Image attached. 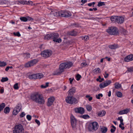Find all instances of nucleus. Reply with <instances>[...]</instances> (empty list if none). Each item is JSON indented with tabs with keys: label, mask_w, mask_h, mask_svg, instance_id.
I'll use <instances>...</instances> for the list:
<instances>
[{
	"label": "nucleus",
	"mask_w": 133,
	"mask_h": 133,
	"mask_svg": "<svg viewBox=\"0 0 133 133\" xmlns=\"http://www.w3.org/2000/svg\"><path fill=\"white\" fill-rule=\"evenodd\" d=\"M30 98L33 101L39 104H43L45 103V100L42 95L38 92L32 94Z\"/></svg>",
	"instance_id": "1"
},
{
	"label": "nucleus",
	"mask_w": 133,
	"mask_h": 133,
	"mask_svg": "<svg viewBox=\"0 0 133 133\" xmlns=\"http://www.w3.org/2000/svg\"><path fill=\"white\" fill-rule=\"evenodd\" d=\"M73 65L71 62H66L61 63L59 66V71L54 75H58L64 71V70L66 68H69Z\"/></svg>",
	"instance_id": "2"
},
{
	"label": "nucleus",
	"mask_w": 133,
	"mask_h": 133,
	"mask_svg": "<svg viewBox=\"0 0 133 133\" xmlns=\"http://www.w3.org/2000/svg\"><path fill=\"white\" fill-rule=\"evenodd\" d=\"M106 31L111 35H117L119 34L118 29L117 28L114 26L109 27L106 30Z\"/></svg>",
	"instance_id": "3"
},
{
	"label": "nucleus",
	"mask_w": 133,
	"mask_h": 133,
	"mask_svg": "<svg viewBox=\"0 0 133 133\" xmlns=\"http://www.w3.org/2000/svg\"><path fill=\"white\" fill-rule=\"evenodd\" d=\"M99 127L98 123L96 122L90 123L88 126V130L90 131H94L97 129Z\"/></svg>",
	"instance_id": "4"
},
{
	"label": "nucleus",
	"mask_w": 133,
	"mask_h": 133,
	"mask_svg": "<svg viewBox=\"0 0 133 133\" xmlns=\"http://www.w3.org/2000/svg\"><path fill=\"white\" fill-rule=\"evenodd\" d=\"M65 100L67 103L75 104L77 102V99L72 96H68L66 98Z\"/></svg>",
	"instance_id": "5"
},
{
	"label": "nucleus",
	"mask_w": 133,
	"mask_h": 133,
	"mask_svg": "<svg viewBox=\"0 0 133 133\" xmlns=\"http://www.w3.org/2000/svg\"><path fill=\"white\" fill-rule=\"evenodd\" d=\"M24 129L21 124L16 125L13 130V133H23Z\"/></svg>",
	"instance_id": "6"
},
{
	"label": "nucleus",
	"mask_w": 133,
	"mask_h": 133,
	"mask_svg": "<svg viewBox=\"0 0 133 133\" xmlns=\"http://www.w3.org/2000/svg\"><path fill=\"white\" fill-rule=\"evenodd\" d=\"M52 54V51L49 50H45L41 53V55L45 58L49 57L51 56Z\"/></svg>",
	"instance_id": "7"
},
{
	"label": "nucleus",
	"mask_w": 133,
	"mask_h": 133,
	"mask_svg": "<svg viewBox=\"0 0 133 133\" xmlns=\"http://www.w3.org/2000/svg\"><path fill=\"white\" fill-rule=\"evenodd\" d=\"M61 16L64 17H69L71 16V12L69 11H60Z\"/></svg>",
	"instance_id": "8"
},
{
	"label": "nucleus",
	"mask_w": 133,
	"mask_h": 133,
	"mask_svg": "<svg viewBox=\"0 0 133 133\" xmlns=\"http://www.w3.org/2000/svg\"><path fill=\"white\" fill-rule=\"evenodd\" d=\"M21 107L22 106L20 104H17L13 111V114L15 115H16L20 111Z\"/></svg>",
	"instance_id": "9"
},
{
	"label": "nucleus",
	"mask_w": 133,
	"mask_h": 133,
	"mask_svg": "<svg viewBox=\"0 0 133 133\" xmlns=\"http://www.w3.org/2000/svg\"><path fill=\"white\" fill-rule=\"evenodd\" d=\"M71 124L73 129H75L76 127V120L75 117L72 115L71 117Z\"/></svg>",
	"instance_id": "10"
},
{
	"label": "nucleus",
	"mask_w": 133,
	"mask_h": 133,
	"mask_svg": "<svg viewBox=\"0 0 133 133\" xmlns=\"http://www.w3.org/2000/svg\"><path fill=\"white\" fill-rule=\"evenodd\" d=\"M75 112L77 113H79L81 114H83L84 112V109L82 107L76 108L74 109Z\"/></svg>",
	"instance_id": "11"
},
{
	"label": "nucleus",
	"mask_w": 133,
	"mask_h": 133,
	"mask_svg": "<svg viewBox=\"0 0 133 133\" xmlns=\"http://www.w3.org/2000/svg\"><path fill=\"white\" fill-rule=\"evenodd\" d=\"M133 61V55L130 54L127 56L124 59L126 62H129Z\"/></svg>",
	"instance_id": "12"
},
{
	"label": "nucleus",
	"mask_w": 133,
	"mask_h": 133,
	"mask_svg": "<svg viewBox=\"0 0 133 133\" xmlns=\"http://www.w3.org/2000/svg\"><path fill=\"white\" fill-rule=\"evenodd\" d=\"M124 21V18L121 16H117L116 22L118 24H122Z\"/></svg>",
	"instance_id": "13"
},
{
	"label": "nucleus",
	"mask_w": 133,
	"mask_h": 133,
	"mask_svg": "<svg viewBox=\"0 0 133 133\" xmlns=\"http://www.w3.org/2000/svg\"><path fill=\"white\" fill-rule=\"evenodd\" d=\"M55 100V98L53 97H51L48 99V102L47 105L49 107L51 105Z\"/></svg>",
	"instance_id": "14"
},
{
	"label": "nucleus",
	"mask_w": 133,
	"mask_h": 133,
	"mask_svg": "<svg viewBox=\"0 0 133 133\" xmlns=\"http://www.w3.org/2000/svg\"><path fill=\"white\" fill-rule=\"evenodd\" d=\"M111 83L110 80H108L100 84V88H103L109 85Z\"/></svg>",
	"instance_id": "15"
},
{
	"label": "nucleus",
	"mask_w": 133,
	"mask_h": 133,
	"mask_svg": "<svg viewBox=\"0 0 133 133\" xmlns=\"http://www.w3.org/2000/svg\"><path fill=\"white\" fill-rule=\"evenodd\" d=\"M76 90V88L75 87H72L70 89L68 92V96H72L75 92Z\"/></svg>",
	"instance_id": "16"
},
{
	"label": "nucleus",
	"mask_w": 133,
	"mask_h": 133,
	"mask_svg": "<svg viewBox=\"0 0 133 133\" xmlns=\"http://www.w3.org/2000/svg\"><path fill=\"white\" fill-rule=\"evenodd\" d=\"M130 111L129 108H126L125 109L120 111L118 113V114L120 115H123L125 114H127Z\"/></svg>",
	"instance_id": "17"
},
{
	"label": "nucleus",
	"mask_w": 133,
	"mask_h": 133,
	"mask_svg": "<svg viewBox=\"0 0 133 133\" xmlns=\"http://www.w3.org/2000/svg\"><path fill=\"white\" fill-rule=\"evenodd\" d=\"M60 11H57L55 10L51 11L50 13L51 15H52L53 16L57 17L58 16H61V15L60 14Z\"/></svg>",
	"instance_id": "18"
},
{
	"label": "nucleus",
	"mask_w": 133,
	"mask_h": 133,
	"mask_svg": "<svg viewBox=\"0 0 133 133\" xmlns=\"http://www.w3.org/2000/svg\"><path fill=\"white\" fill-rule=\"evenodd\" d=\"M52 39H53L57 38L59 37V35L57 33H51Z\"/></svg>",
	"instance_id": "19"
},
{
	"label": "nucleus",
	"mask_w": 133,
	"mask_h": 133,
	"mask_svg": "<svg viewBox=\"0 0 133 133\" xmlns=\"http://www.w3.org/2000/svg\"><path fill=\"white\" fill-rule=\"evenodd\" d=\"M37 76L36 74H34L29 75L28 77L30 79H37Z\"/></svg>",
	"instance_id": "20"
},
{
	"label": "nucleus",
	"mask_w": 133,
	"mask_h": 133,
	"mask_svg": "<svg viewBox=\"0 0 133 133\" xmlns=\"http://www.w3.org/2000/svg\"><path fill=\"white\" fill-rule=\"evenodd\" d=\"M38 62V60L36 59H34L30 61L29 62L31 66H33L36 64Z\"/></svg>",
	"instance_id": "21"
},
{
	"label": "nucleus",
	"mask_w": 133,
	"mask_h": 133,
	"mask_svg": "<svg viewBox=\"0 0 133 133\" xmlns=\"http://www.w3.org/2000/svg\"><path fill=\"white\" fill-rule=\"evenodd\" d=\"M108 130L107 128L105 127H103L100 128V131L102 133H105Z\"/></svg>",
	"instance_id": "22"
},
{
	"label": "nucleus",
	"mask_w": 133,
	"mask_h": 133,
	"mask_svg": "<svg viewBox=\"0 0 133 133\" xmlns=\"http://www.w3.org/2000/svg\"><path fill=\"white\" fill-rule=\"evenodd\" d=\"M110 19L111 21L114 23L116 22L117 16H113L111 17Z\"/></svg>",
	"instance_id": "23"
},
{
	"label": "nucleus",
	"mask_w": 133,
	"mask_h": 133,
	"mask_svg": "<svg viewBox=\"0 0 133 133\" xmlns=\"http://www.w3.org/2000/svg\"><path fill=\"white\" fill-rule=\"evenodd\" d=\"M44 39H52V36L51 33L48 34L45 36L44 37Z\"/></svg>",
	"instance_id": "24"
},
{
	"label": "nucleus",
	"mask_w": 133,
	"mask_h": 133,
	"mask_svg": "<svg viewBox=\"0 0 133 133\" xmlns=\"http://www.w3.org/2000/svg\"><path fill=\"white\" fill-rule=\"evenodd\" d=\"M114 85L115 88L117 89H120L121 87V84L118 82L116 83Z\"/></svg>",
	"instance_id": "25"
},
{
	"label": "nucleus",
	"mask_w": 133,
	"mask_h": 133,
	"mask_svg": "<svg viewBox=\"0 0 133 133\" xmlns=\"http://www.w3.org/2000/svg\"><path fill=\"white\" fill-rule=\"evenodd\" d=\"M10 111V109L8 107H6L4 110V112L5 114L9 113Z\"/></svg>",
	"instance_id": "26"
},
{
	"label": "nucleus",
	"mask_w": 133,
	"mask_h": 133,
	"mask_svg": "<svg viewBox=\"0 0 133 133\" xmlns=\"http://www.w3.org/2000/svg\"><path fill=\"white\" fill-rule=\"evenodd\" d=\"M81 65L82 68L87 67L88 66V64L87 63L85 62H82L81 64Z\"/></svg>",
	"instance_id": "27"
},
{
	"label": "nucleus",
	"mask_w": 133,
	"mask_h": 133,
	"mask_svg": "<svg viewBox=\"0 0 133 133\" xmlns=\"http://www.w3.org/2000/svg\"><path fill=\"white\" fill-rule=\"evenodd\" d=\"M118 45H112L109 46V47L111 49H115L118 47Z\"/></svg>",
	"instance_id": "28"
},
{
	"label": "nucleus",
	"mask_w": 133,
	"mask_h": 133,
	"mask_svg": "<svg viewBox=\"0 0 133 133\" xmlns=\"http://www.w3.org/2000/svg\"><path fill=\"white\" fill-rule=\"evenodd\" d=\"M5 106V103H3L0 105V112L3 110Z\"/></svg>",
	"instance_id": "29"
},
{
	"label": "nucleus",
	"mask_w": 133,
	"mask_h": 133,
	"mask_svg": "<svg viewBox=\"0 0 133 133\" xmlns=\"http://www.w3.org/2000/svg\"><path fill=\"white\" fill-rule=\"evenodd\" d=\"M116 95L117 97H121L122 96V93L120 91H117L116 92Z\"/></svg>",
	"instance_id": "30"
},
{
	"label": "nucleus",
	"mask_w": 133,
	"mask_h": 133,
	"mask_svg": "<svg viewBox=\"0 0 133 133\" xmlns=\"http://www.w3.org/2000/svg\"><path fill=\"white\" fill-rule=\"evenodd\" d=\"M81 38L84 41H87L89 39V37L88 36H82Z\"/></svg>",
	"instance_id": "31"
},
{
	"label": "nucleus",
	"mask_w": 133,
	"mask_h": 133,
	"mask_svg": "<svg viewBox=\"0 0 133 133\" xmlns=\"http://www.w3.org/2000/svg\"><path fill=\"white\" fill-rule=\"evenodd\" d=\"M37 79H40L42 78L43 76V75L41 73L36 74Z\"/></svg>",
	"instance_id": "32"
},
{
	"label": "nucleus",
	"mask_w": 133,
	"mask_h": 133,
	"mask_svg": "<svg viewBox=\"0 0 133 133\" xmlns=\"http://www.w3.org/2000/svg\"><path fill=\"white\" fill-rule=\"evenodd\" d=\"M80 117L84 119H86L89 118L90 117L88 115H85L81 116Z\"/></svg>",
	"instance_id": "33"
},
{
	"label": "nucleus",
	"mask_w": 133,
	"mask_h": 133,
	"mask_svg": "<svg viewBox=\"0 0 133 133\" xmlns=\"http://www.w3.org/2000/svg\"><path fill=\"white\" fill-rule=\"evenodd\" d=\"M69 34L72 36H75L76 34V32L74 30H73L69 32Z\"/></svg>",
	"instance_id": "34"
},
{
	"label": "nucleus",
	"mask_w": 133,
	"mask_h": 133,
	"mask_svg": "<svg viewBox=\"0 0 133 133\" xmlns=\"http://www.w3.org/2000/svg\"><path fill=\"white\" fill-rule=\"evenodd\" d=\"M100 69L99 68H96L94 69L93 71V72L95 74H97L99 73Z\"/></svg>",
	"instance_id": "35"
},
{
	"label": "nucleus",
	"mask_w": 133,
	"mask_h": 133,
	"mask_svg": "<svg viewBox=\"0 0 133 133\" xmlns=\"http://www.w3.org/2000/svg\"><path fill=\"white\" fill-rule=\"evenodd\" d=\"M53 41L56 42L60 43L61 42L62 40L60 38H59L54 39H53Z\"/></svg>",
	"instance_id": "36"
},
{
	"label": "nucleus",
	"mask_w": 133,
	"mask_h": 133,
	"mask_svg": "<svg viewBox=\"0 0 133 133\" xmlns=\"http://www.w3.org/2000/svg\"><path fill=\"white\" fill-rule=\"evenodd\" d=\"M106 114V111L104 110H102L100 111V117H103Z\"/></svg>",
	"instance_id": "37"
},
{
	"label": "nucleus",
	"mask_w": 133,
	"mask_h": 133,
	"mask_svg": "<svg viewBox=\"0 0 133 133\" xmlns=\"http://www.w3.org/2000/svg\"><path fill=\"white\" fill-rule=\"evenodd\" d=\"M6 65V62H1L0 61V66H4Z\"/></svg>",
	"instance_id": "38"
},
{
	"label": "nucleus",
	"mask_w": 133,
	"mask_h": 133,
	"mask_svg": "<svg viewBox=\"0 0 133 133\" xmlns=\"http://www.w3.org/2000/svg\"><path fill=\"white\" fill-rule=\"evenodd\" d=\"M20 19L21 21L24 22H26L27 21V18L26 17H21L20 18Z\"/></svg>",
	"instance_id": "39"
},
{
	"label": "nucleus",
	"mask_w": 133,
	"mask_h": 133,
	"mask_svg": "<svg viewBox=\"0 0 133 133\" xmlns=\"http://www.w3.org/2000/svg\"><path fill=\"white\" fill-rule=\"evenodd\" d=\"M86 108L89 111H90L92 109V107L91 105H87L86 106Z\"/></svg>",
	"instance_id": "40"
},
{
	"label": "nucleus",
	"mask_w": 133,
	"mask_h": 133,
	"mask_svg": "<svg viewBox=\"0 0 133 133\" xmlns=\"http://www.w3.org/2000/svg\"><path fill=\"white\" fill-rule=\"evenodd\" d=\"M8 79L7 77L2 78L1 80V81L2 82H4L8 81Z\"/></svg>",
	"instance_id": "41"
},
{
	"label": "nucleus",
	"mask_w": 133,
	"mask_h": 133,
	"mask_svg": "<svg viewBox=\"0 0 133 133\" xmlns=\"http://www.w3.org/2000/svg\"><path fill=\"white\" fill-rule=\"evenodd\" d=\"M13 34L14 35L18 37H20L21 36V35L20 34V33L19 32H17L16 33L14 32L13 33Z\"/></svg>",
	"instance_id": "42"
},
{
	"label": "nucleus",
	"mask_w": 133,
	"mask_h": 133,
	"mask_svg": "<svg viewBox=\"0 0 133 133\" xmlns=\"http://www.w3.org/2000/svg\"><path fill=\"white\" fill-rule=\"evenodd\" d=\"M14 88L15 89H18L19 88V87L18 86V83H16L14 86Z\"/></svg>",
	"instance_id": "43"
},
{
	"label": "nucleus",
	"mask_w": 133,
	"mask_h": 133,
	"mask_svg": "<svg viewBox=\"0 0 133 133\" xmlns=\"http://www.w3.org/2000/svg\"><path fill=\"white\" fill-rule=\"evenodd\" d=\"M26 3H27L26 4H30L31 5H35L34 4H33V2L31 1H26Z\"/></svg>",
	"instance_id": "44"
},
{
	"label": "nucleus",
	"mask_w": 133,
	"mask_h": 133,
	"mask_svg": "<svg viewBox=\"0 0 133 133\" xmlns=\"http://www.w3.org/2000/svg\"><path fill=\"white\" fill-rule=\"evenodd\" d=\"M24 66L26 68L29 67L31 66L30 64V62H29L25 64Z\"/></svg>",
	"instance_id": "45"
},
{
	"label": "nucleus",
	"mask_w": 133,
	"mask_h": 133,
	"mask_svg": "<svg viewBox=\"0 0 133 133\" xmlns=\"http://www.w3.org/2000/svg\"><path fill=\"white\" fill-rule=\"evenodd\" d=\"M24 56H25L27 58H29L30 57V54L29 53H27L24 54Z\"/></svg>",
	"instance_id": "46"
},
{
	"label": "nucleus",
	"mask_w": 133,
	"mask_h": 133,
	"mask_svg": "<svg viewBox=\"0 0 133 133\" xmlns=\"http://www.w3.org/2000/svg\"><path fill=\"white\" fill-rule=\"evenodd\" d=\"M19 3L23 4H26L27 3H26V1H19Z\"/></svg>",
	"instance_id": "47"
},
{
	"label": "nucleus",
	"mask_w": 133,
	"mask_h": 133,
	"mask_svg": "<svg viewBox=\"0 0 133 133\" xmlns=\"http://www.w3.org/2000/svg\"><path fill=\"white\" fill-rule=\"evenodd\" d=\"M86 97L87 98H88L89 100V101H91L92 99V97H90V95H87L86 96Z\"/></svg>",
	"instance_id": "48"
},
{
	"label": "nucleus",
	"mask_w": 133,
	"mask_h": 133,
	"mask_svg": "<svg viewBox=\"0 0 133 133\" xmlns=\"http://www.w3.org/2000/svg\"><path fill=\"white\" fill-rule=\"evenodd\" d=\"M76 77L77 78L76 80L77 81H79V80H80V79L81 77V76L79 74H77L76 76Z\"/></svg>",
	"instance_id": "49"
},
{
	"label": "nucleus",
	"mask_w": 133,
	"mask_h": 133,
	"mask_svg": "<svg viewBox=\"0 0 133 133\" xmlns=\"http://www.w3.org/2000/svg\"><path fill=\"white\" fill-rule=\"evenodd\" d=\"M25 115V114L24 112H22L20 115V117L22 118Z\"/></svg>",
	"instance_id": "50"
},
{
	"label": "nucleus",
	"mask_w": 133,
	"mask_h": 133,
	"mask_svg": "<svg viewBox=\"0 0 133 133\" xmlns=\"http://www.w3.org/2000/svg\"><path fill=\"white\" fill-rule=\"evenodd\" d=\"M26 118L28 121H30L31 118V116L29 115H28L26 116Z\"/></svg>",
	"instance_id": "51"
},
{
	"label": "nucleus",
	"mask_w": 133,
	"mask_h": 133,
	"mask_svg": "<svg viewBox=\"0 0 133 133\" xmlns=\"http://www.w3.org/2000/svg\"><path fill=\"white\" fill-rule=\"evenodd\" d=\"M27 21H32L33 20V19L31 17L28 16L26 17Z\"/></svg>",
	"instance_id": "52"
},
{
	"label": "nucleus",
	"mask_w": 133,
	"mask_h": 133,
	"mask_svg": "<svg viewBox=\"0 0 133 133\" xmlns=\"http://www.w3.org/2000/svg\"><path fill=\"white\" fill-rule=\"evenodd\" d=\"M128 71L130 72H133V67L128 68Z\"/></svg>",
	"instance_id": "53"
},
{
	"label": "nucleus",
	"mask_w": 133,
	"mask_h": 133,
	"mask_svg": "<svg viewBox=\"0 0 133 133\" xmlns=\"http://www.w3.org/2000/svg\"><path fill=\"white\" fill-rule=\"evenodd\" d=\"M71 26L73 27H77L78 26V25L76 23H74L72 24L71 25Z\"/></svg>",
	"instance_id": "54"
},
{
	"label": "nucleus",
	"mask_w": 133,
	"mask_h": 133,
	"mask_svg": "<svg viewBox=\"0 0 133 133\" xmlns=\"http://www.w3.org/2000/svg\"><path fill=\"white\" fill-rule=\"evenodd\" d=\"M87 1V0H81V2L82 3V4H81V5H82L84 4L85 3H86Z\"/></svg>",
	"instance_id": "55"
},
{
	"label": "nucleus",
	"mask_w": 133,
	"mask_h": 133,
	"mask_svg": "<svg viewBox=\"0 0 133 133\" xmlns=\"http://www.w3.org/2000/svg\"><path fill=\"white\" fill-rule=\"evenodd\" d=\"M74 79V78H70L69 79V80L70 81V84H72V82Z\"/></svg>",
	"instance_id": "56"
},
{
	"label": "nucleus",
	"mask_w": 133,
	"mask_h": 133,
	"mask_svg": "<svg viewBox=\"0 0 133 133\" xmlns=\"http://www.w3.org/2000/svg\"><path fill=\"white\" fill-rule=\"evenodd\" d=\"M35 122L38 125H39L40 124V123L39 121V120H38L37 119H36L35 120Z\"/></svg>",
	"instance_id": "57"
},
{
	"label": "nucleus",
	"mask_w": 133,
	"mask_h": 133,
	"mask_svg": "<svg viewBox=\"0 0 133 133\" xmlns=\"http://www.w3.org/2000/svg\"><path fill=\"white\" fill-rule=\"evenodd\" d=\"M123 125L122 124H120L119 125V128H121V129L123 130H124V127L123 126H122Z\"/></svg>",
	"instance_id": "58"
},
{
	"label": "nucleus",
	"mask_w": 133,
	"mask_h": 133,
	"mask_svg": "<svg viewBox=\"0 0 133 133\" xmlns=\"http://www.w3.org/2000/svg\"><path fill=\"white\" fill-rule=\"evenodd\" d=\"M123 34L124 35H126L127 33V32L125 30H123Z\"/></svg>",
	"instance_id": "59"
},
{
	"label": "nucleus",
	"mask_w": 133,
	"mask_h": 133,
	"mask_svg": "<svg viewBox=\"0 0 133 133\" xmlns=\"http://www.w3.org/2000/svg\"><path fill=\"white\" fill-rule=\"evenodd\" d=\"M120 121V124H122L123 126L124 125V123L123 122V119L122 118Z\"/></svg>",
	"instance_id": "60"
},
{
	"label": "nucleus",
	"mask_w": 133,
	"mask_h": 133,
	"mask_svg": "<svg viewBox=\"0 0 133 133\" xmlns=\"http://www.w3.org/2000/svg\"><path fill=\"white\" fill-rule=\"evenodd\" d=\"M105 5V3L104 2H100V6L104 5Z\"/></svg>",
	"instance_id": "61"
},
{
	"label": "nucleus",
	"mask_w": 133,
	"mask_h": 133,
	"mask_svg": "<svg viewBox=\"0 0 133 133\" xmlns=\"http://www.w3.org/2000/svg\"><path fill=\"white\" fill-rule=\"evenodd\" d=\"M115 129H116L112 128L111 129L110 131L111 132H113L115 131Z\"/></svg>",
	"instance_id": "62"
},
{
	"label": "nucleus",
	"mask_w": 133,
	"mask_h": 133,
	"mask_svg": "<svg viewBox=\"0 0 133 133\" xmlns=\"http://www.w3.org/2000/svg\"><path fill=\"white\" fill-rule=\"evenodd\" d=\"M96 97L98 99H100V94H98V95H96Z\"/></svg>",
	"instance_id": "63"
},
{
	"label": "nucleus",
	"mask_w": 133,
	"mask_h": 133,
	"mask_svg": "<svg viewBox=\"0 0 133 133\" xmlns=\"http://www.w3.org/2000/svg\"><path fill=\"white\" fill-rule=\"evenodd\" d=\"M105 75L104 76V77L105 78H106L108 77V76H109V74H108L105 73Z\"/></svg>",
	"instance_id": "64"
}]
</instances>
